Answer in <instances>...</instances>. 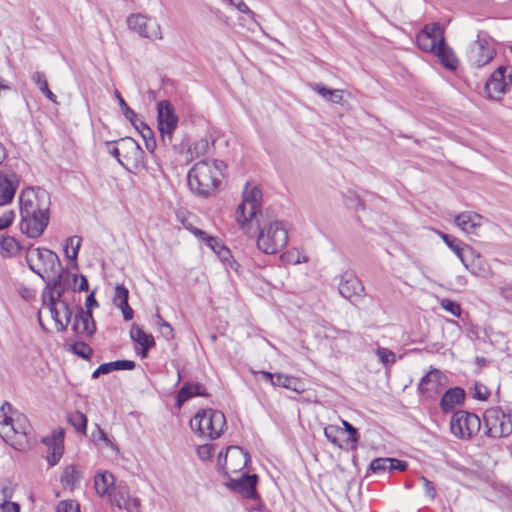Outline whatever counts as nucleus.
Wrapping results in <instances>:
<instances>
[{
	"label": "nucleus",
	"mask_w": 512,
	"mask_h": 512,
	"mask_svg": "<svg viewBox=\"0 0 512 512\" xmlns=\"http://www.w3.org/2000/svg\"><path fill=\"white\" fill-rule=\"evenodd\" d=\"M19 202L21 232L29 238H39L49 224L50 194L40 187H28L21 191Z\"/></svg>",
	"instance_id": "1"
},
{
	"label": "nucleus",
	"mask_w": 512,
	"mask_h": 512,
	"mask_svg": "<svg viewBox=\"0 0 512 512\" xmlns=\"http://www.w3.org/2000/svg\"><path fill=\"white\" fill-rule=\"evenodd\" d=\"M225 164L221 160L199 161L188 172L190 190L202 197H208L216 191Z\"/></svg>",
	"instance_id": "2"
},
{
	"label": "nucleus",
	"mask_w": 512,
	"mask_h": 512,
	"mask_svg": "<svg viewBox=\"0 0 512 512\" xmlns=\"http://www.w3.org/2000/svg\"><path fill=\"white\" fill-rule=\"evenodd\" d=\"M288 233L282 221L275 220L259 224L257 248L265 254H276L286 247Z\"/></svg>",
	"instance_id": "3"
},
{
	"label": "nucleus",
	"mask_w": 512,
	"mask_h": 512,
	"mask_svg": "<svg viewBox=\"0 0 512 512\" xmlns=\"http://www.w3.org/2000/svg\"><path fill=\"white\" fill-rule=\"evenodd\" d=\"M226 425L225 415L218 410L202 409L190 420L191 429L200 437L214 440L220 437Z\"/></svg>",
	"instance_id": "4"
},
{
	"label": "nucleus",
	"mask_w": 512,
	"mask_h": 512,
	"mask_svg": "<svg viewBox=\"0 0 512 512\" xmlns=\"http://www.w3.org/2000/svg\"><path fill=\"white\" fill-rule=\"evenodd\" d=\"M30 430L28 419L17 413L14 417L6 416L0 421V437L15 449H21L27 443Z\"/></svg>",
	"instance_id": "5"
},
{
	"label": "nucleus",
	"mask_w": 512,
	"mask_h": 512,
	"mask_svg": "<svg viewBox=\"0 0 512 512\" xmlns=\"http://www.w3.org/2000/svg\"><path fill=\"white\" fill-rule=\"evenodd\" d=\"M26 262L29 268L46 281L61 267L56 253L46 248H29L26 253Z\"/></svg>",
	"instance_id": "6"
},
{
	"label": "nucleus",
	"mask_w": 512,
	"mask_h": 512,
	"mask_svg": "<svg viewBox=\"0 0 512 512\" xmlns=\"http://www.w3.org/2000/svg\"><path fill=\"white\" fill-rule=\"evenodd\" d=\"M261 205L262 191L260 188L257 186L250 188L249 183H246L242 195V202L235 211V219L241 229L245 230L248 227L251 220L260 212Z\"/></svg>",
	"instance_id": "7"
},
{
	"label": "nucleus",
	"mask_w": 512,
	"mask_h": 512,
	"mask_svg": "<svg viewBox=\"0 0 512 512\" xmlns=\"http://www.w3.org/2000/svg\"><path fill=\"white\" fill-rule=\"evenodd\" d=\"M485 434L492 438L507 437L512 433V413L500 407L487 409L483 415Z\"/></svg>",
	"instance_id": "8"
},
{
	"label": "nucleus",
	"mask_w": 512,
	"mask_h": 512,
	"mask_svg": "<svg viewBox=\"0 0 512 512\" xmlns=\"http://www.w3.org/2000/svg\"><path fill=\"white\" fill-rule=\"evenodd\" d=\"M178 116L170 101L162 100L157 104V126L164 146L176 147L174 132L178 127Z\"/></svg>",
	"instance_id": "9"
},
{
	"label": "nucleus",
	"mask_w": 512,
	"mask_h": 512,
	"mask_svg": "<svg viewBox=\"0 0 512 512\" xmlns=\"http://www.w3.org/2000/svg\"><path fill=\"white\" fill-rule=\"evenodd\" d=\"M496 55L491 39L485 33H479L477 39L470 45L467 58L471 66L481 68L487 65Z\"/></svg>",
	"instance_id": "10"
},
{
	"label": "nucleus",
	"mask_w": 512,
	"mask_h": 512,
	"mask_svg": "<svg viewBox=\"0 0 512 512\" xmlns=\"http://www.w3.org/2000/svg\"><path fill=\"white\" fill-rule=\"evenodd\" d=\"M480 418L471 412L456 411L450 422V429L453 435L462 439H468L480 430Z\"/></svg>",
	"instance_id": "11"
},
{
	"label": "nucleus",
	"mask_w": 512,
	"mask_h": 512,
	"mask_svg": "<svg viewBox=\"0 0 512 512\" xmlns=\"http://www.w3.org/2000/svg\"><path fill=\"white\" fill-rule=\"evenodd\" d=\"M512 84V67L499 66L488 78L485 90L490 99L500 100Z\"/></svg>",
	"instance_id": "12"
},
{
	"label": "nucleus",
	"mask_w": 512,
	"mask_h": 512,
	"mask_svg": "<svg viewBox=\"0 0 512 512\" xmlns=\"http://www.w3.org/2000/svg\"><path fill=\"white\" fill-rule=\"evenodd\" d=\"M42 297L44 309L47 310L51 318L54 320L57 331H65L73 314L68 303L64 300H56L52 296L47 298L46 292H43Z\"/></svg>",
	"instance_id": "13"
},
{
	"label": "nucleus",
	"mask_w": 512,
	"mask_h": 512,
	"mask_svg": "<svg viewBox=\"0 0 512 512\" xmlns=\"http://www.w3.org/2000/svg\"><path fill=\"white\" fill-rule=\"evenodd\" d=\"M128 27L140 36L150 39H161L160 25L143 14H132L127 19Z\"/></svg>",
	"instance_id": "14"
},
{
	"label": "nucleus",
	"mask_w": 512,
	"mask_h": 512,
	"mask_svg": "<svg viewBox=\"0 0 512 512\" xmlns=\"http://www.w3.org/2000/svg\"><path fill=\"white\" fill-rule=\"evenodd\" d=\"M443 36L444 29L439 23L426 24L416 36L417 45L425 52L434 53Z\"/></svg>",
	"instance_id": "15"
},
{
	"label": "nucleus",
	"mask_w": 512,
	"mask_h": 512,
	"mask_svg": "<svg viewBox=\"0 0 512 512\" xmlns=\"http://www.w3.org/2000/svg\"><path fill=\"white\" fill-rule=\"evenodd\" d=\"M108 497L110 503L119 509H124L127 512L139 511L140 500L130 495L129 488L125 484L116 485Z\"/></svg>",
	"instance_id": "16"
},
{
	"label": "nucleus",
	"mask_w": 512,
	"mask_h": 512,
	"mask_svg": "<svg viewBox=\"0 0 512 512\" xmlns=\"http://www.w3.org/2000/svg\"><path fill=\"white\" fill-rule=\"evenodd\" d=\"M447 384V377L438 369H431L420 381L418 389L427 397H433Z\"/></svg>",
	"instance_id": "17"
},
{
	"label": "nucleus",
	"mask_w": 512,
	"mask_h": 512,
	"mask_svg": "<svg viewBox=\"0 0 512 512\" xmlns=\"http://www.w3.org/2000/svg\"><path fill=\"white\" fill-rule=\"evenodd\" d=\"M258 477L256 474H242L240 478L230 479L227 482V487L235 492L240 493L247 499H256V485Z\"/></svg>",
	"instance_id": "18"
},
{
	"label": "nucleus",
	"mask_w": 512,
	"mask_h": 512,
	"mask_svg": "<svg viewBox=\"0 0 512 512\" xmlns=\"http://www.w3.org/2000/svg\"><path fill=\"white\" fill-rule=\"evenodd\" d=\"M121 148L122 160L125 161V166L134 165L138 166L143 163V150L139 144L132 138H121L118 142Z\"/></svg>",
	"instance_id": "19"
},
{
	"label": "nucleus",
	"mask_w": 512,
	"mask_h": 512,
	"mask_svg": "<svg viewBox=\"0 0 512 512\" xmlns=\"http://www.w3.org/2000/svg\"><path fill=\"white\" fill-rule=\"evenodd\" d=\"M56 270V274L46 278V288L43 292H46L47 298L52 296L56 300H61L62 295L68 287V276L69 273L61 267Z\"/></svg>",
	"instance_id": "20"
},
{
	"label": "nucleus",
	"mask_w": 512,
	"mask_h": 512,
	"mask_svg": "<svg viewBox=\"0 0 512 512\" xmlns=\"http://www.w3.org/2000/svg\"><path fill=\"white\" fill-rule=\"evenodd\" d=\"M224 461L226 473H236L247 466L249 455L242 448L231 446L227 448Z\"/></svg>",
	"instance_id": "21"
},
{
	"label": "nucleus",
	"mask_w": 512,
	"mask_h": 512,
	"mask_svg": "<svg viewBox=\"0 0 512 512\" xmlns=\"http://www.w3.org/2000/svg\"><path fill=\"white\" fill-rule=\"evenodd\" d=\"M72 330L78 335L91 337L96 331L92 311H85L80 307L75 315Z\"/></svg>",
	"instance_id": "22"
},
{
	"label": "nucleus",
	"mask_w": 512,
	"mask_h": 512,
	"mask_svg": "<svg viewBox=\"0 0 512 512\" xmlns=\"http://www.w3.org/2000/svg\"><path fill=\"white\" fill-rule=\"evenodd\" d=\"M18 184L16 174L0 173V206L7 205L13 200Z\"/></svg>",
	"instance_id": "23"
},
{
	"label": "nucleus",
	"mask_w": 512,
	"mask_h": 512,
	"mask_svg": "<svg viewBox=\"0 0 512 512\" xmlns=\"http://www.w3.org/2000/svg\"><path fill=\"white\" fill-rule=\"evenodd\" d=\"M482 222V215L472 211L462 212L455 217L456 225L467 234H477Z\"/></svg>",
	"instance_id": "24"
},
{
	"label": "nucleus",
	"mask_w": 512,
	"mask_h": 512,
	"mask_svg": "<svg viewBox=\"0 0 512 512\" xmlns=\"http://www.w3.org/2000/svg\"><path fill=\"white\" fill-rule=\"evenodd\" d=\"M339 293L346 299H351L353 296L363 291L360 280L351 272H346L341 275L338 284Z\"/></svg>",
	"instance_id": "25"
},
{
	"label": "nucleus",
	"mask_w": 512,
	"mask_h": 512,
	"mask_svg": "<svg viewBox=\"0 0 512 512\" xmlns=\"http://www.w3.org/2000/svg\"><path fill=\"white\" fill-rule=\"evenodd\" d=\"M465 391L462 388L455 387L448 389L440 400V407L444 413L451 412L456 405L463 403Z\"/></svg>",
	"instance_id": "26"
},
{
	"label": "nucleus",
	"mask_w": 512,
	"mask_h": 512,
	"mask_svg": "<svg viewBox=\"0 0 512 512\" xmlns=\"http://www.w3.org/2000/svg\"><path fill=\"white\" fill-rule=\"evenodd\" d=\"M63 438L64 432L59 431L54 434L51 439H44V443L51 449V452L47 455V461L50 466L56 465L63 454Z\"/></svg>",
	"instance_id": "27"
},
{
	"label": "nucleus",
	"mask_w": 512,
	"mask_h": 512,
	"mask_svg": "<svg viewBox=\"0 0 512 512\" xmlns=\"http://www.w3.org/2000/svg\"><path fill=\"white\" fill-rule=\"evenodd\" d=\"M194 396H207L206 389L201 383L188 382L178 391L176 404L181 407L187 400Z\"/></svg>",
	"instance_id": "28"
},
{
	"label": "nucleus",
	"mask_w": 512,
	"mask_h": 512,
	"mask_svg": "<svg viewBox=\"0 0 512 512\" xmlns=\"http://www.w3.org/2000/svg\"><path fill=\"white\" fill-rule=\"evenodd\" d=\"M115 486L113 474L107 471L99 472L94 477V487L100 497L108 496Z\"/></svg>",
	"instance_id": "29"
},
{
	"label": "nucleus",
	"mask_w": 512,
	"mask_h": 512,
	"mask_svg": "<svg viewBox=\"0 0 512 512\" xmlns=\"http://www.w3.org/2000/svg\"><path fill=\"white\" fill-rule=\"evenodd\" d=\"M434 54L446 68L453 70L457 67V58L452 49L446 44L444 36L440 38V43H438Z\"/></svg>",
	"instance_id": "30"
},
{
	"label": "nucleus",
	"mask_w": 512,
	"mask_h": 512,
	"mask_svg": "<svg viewBox=\"0 0 512 512\" xmlns=\"http://www.w3.org/2000/svg\"><path fill=\"white\" fill-rule=\"evenodd\" d=\"M82 475L78 468L74 465H69L64 468L60 481L65 488L73 490L79 484Z\"/></svg>",
	"instance_id": "31"
},
{
	"label": "nucleus",
	"mask_w": 512,
	"mask_h": 512,
	"mask_svg": "<svg viewBox=\"0 0 512 512\" xmlns=\"http://www.w3.org/2000/svg\"><path fill=\"white\" fill-rule=\"evenodd\" d=\"M273 386L283 387L297 393H302L304 391L302 383L298 378L282 373H276V379Z\"/></svg>",
	"instance_id": "32"
},
{
	"label": "nucleus",
	"mask_w": 512,
	"mask_h": 512,
	"mask_svg": "<svg viewBox=\"0 0 512 512\" xmlns=\"http://www.w3.org/2000/svg\"><path fill=\"white\" fill-rule=\"evenodd\" d=\"M131 339L143 348H153L155 346L154 337L146 333L137 325H133L130 330Z\"/></svg>",
	"instance_id": "33"
},
{
	"label": "nucleus",
	"mask_w": 512,
	"mask_h": 512,
	"mask_svg": "<svg viewBox=\"0 0 512 512\" xmlns=\"http://www.w3.org/2000/svg\"><path fill=\"white\" fill-rule=\"evenodd\" d=\"M195 237L201 239L205 244L213 250L214 253H218L221 246H224L216 237L208 235L205 231L196 228L194 226L186 227Z\"/></svg>",
	"instance_id": "34"
},
{
	"label": "nucleus",
	"mask_w": 512,
	"mask_h": 512,
	"mask_svg": "<svg viewBox=\"0 0 512 512\" xmlns=\"http://www.w3.org/2000/svg\"><path fill=\"white\" fill-rule=\"evenodd\" d=\"M440 236L446 245L457 255L465 268H469L468 262L463 254L464 248L462 247L461 242L445 233H440Z\"/></svg>",
	"instance_id": "35"
},
{
	"label": "nucleus",
	"mask_w": 512,
	"mask_h": 512,
	"mask_svg": "<svg viewBox=\"0 0 512 512\" xmlns=\"http://www.w3.org/2000/svg\"><path fill=\"white\" fill-rule=\"evenodd\" d=\"M31 80L38 89L52 102H56L55 94L49 89L45 75L36 71L31 75Z\"/></svg>",
	"instance_id": "36"
},
{
	"label": "nucleus",
	"mask_w": 512,
	"mask_h": 512,
	"mask_svg": "<svg viewBox=\"0 0 512 512\" xmlns=\"http://www.w3.org/2000/svg\"><path fill=\"white\" fill-rule=\"evenodd\" d=\"M82 239L79 236H72L67 238L66 245L64 247V251L69 260L74 261L76 263L78 253L81 247Z\"/></svg>",
	"instance_id": "37"
},
{
	"label": "nucleus",
	"mask_w": 512,
	"mask_h": 512,
	"mask_svg": "<svg viewBox=\"0 0 512 512\" xmlns=\"http://www.w3.org/2000/svg\"><path fill=\"white\" fill-rule=\"evenodd\" d=\"M465 247L474 256L472 262L470 264L468 263L469 268H467V269L470 270L471 273L476 276H484L487 272V269H486V266H485V263H484L482 257L480 256V254L475 253V251L472 248H470L468 245H465Z\"/></svg>",
	"instance_id": "38"
},
{
	"label": "nucleus",
	"mask_w": 512,
	"mask_h": 512,
	"mask_svg": "<svg viewBox=\"0 0 512 512\" xmlns=\"http://www.w3.org/2000/svg\"><path fill=\"white\" fill-rule=\"evenodd\" d=\"M67 420L74 427V429L76 431L86 434L88 420L84 413H82L80 411H74V412L68 414Z\"/></svg>",
	"instance_id": "39"
},
{
	"label": "nucleus",
	"mask_w": 512,
	"mask_h": 512,
	"mask_svg": "<svg viewBox=\"0 0 512 512\" xmlns=\"http://www.w3.org/2000/svg\"><path fill=\"white\" fill-rule=\"evenodd\" d=\"M136 366L134 361L131 360H117L113 362L103 363L101 371H106V373H110L116 370H132Z\"/></svg>",
	"instance_id": "40"
},
{
	"label": "nucleus",
	"mask_w": 512,
	"mask_h": 512,
	"mask_svg": "<svg viewBox=\"0 0 512 512\" xmlns=\"http://www.w3.org/2000/svg\"><path fill=\"white\" fill-rule=\"evenodd\" d=\"M0 245L3 250V255L5 256L15 255L20 250L18 242L15 238L10 236L3 237L0 241Z\"/></svg>",
	"instance_id": "41"
},
{
	"label": "nucleus",
	"mask_w": 512,
	"mask_h": 512,
	"mask_svg": "<svg viewBox=\"0 0 512 512\" xmlns=\"http://www.w3.org/2000/svg\"><path fill=\"white\" fill-rule=\"evenodd\" d=\"M376 354L378 356L379 361L383 364L385 368L391 367L396 361V355L393 351L388 348L379 347L376 350Z\"/></svg>",
	"instance_id": "42"
},
{
	"label": "nucleus",
	"mask_w": 512,
	"mask_h": 512,
	"mask_svg": "<svg viewBox=\"0 0 512 512\" xmlns=\"http://www.w3.org/2000/svg\"><path fill=\"white\" fill-rule=\"evenodd\" d=\"M129 291L123 285H117L114 291L113 303L118 308L128 304Z\"/></svg>",
	"instance_id": "43"
},
{
	"label": "nucleus",
	"mask_w": 512,
	"mask_h": 512,
	"mask_svg": "<svg viewBox=\"0 0 512 512\" xmlns=\"http://www.w3.org/2000/svg\"><path fill=\"white\" fill-rule=\"evenodd\" d=\"M71 349L73 351V353H75L76 355L84 358V359H88L91 357L93 351L91 349V347L86 344L85 342H75L72 346H71Z\"/></svg>",
	"instance_id": "44"
},
{
	"label": "nucleus",
	"mask_w": 512,
	"mask_h": 512,
	"mask_svg": "<svg viewBox=\"0 0 512 512\" xmlns=\"http://www.w3.org/2000/svg\"><path fill=\"white\" fill-rule=\"evenodd\" d=\"M390 458H376L370 464L373 473H382L389 471Z\"/></svg>",
	"instance_id": "45"
},
{
	"label": "nucleus",
	"mask_w": 512,
	"mask_h": 512,
	"mask_svg": "<svg viewBox=\"0 0 512 512\" xmlns=\"http://www.w3.org/2000/svg\"><path fill=\"white\" fill-rule=\"evenodd\" d=\"M440 305L441 307L448 311L449 313H451L453 316H456V317H459L460 314H461V307L460 305L455 302V301H452L450 299H447V298H444L440 301Z\"/></svg>",
	"instance_id": "46"
},
{
	"label": "nucleus",
	"mask_w": 512,
	"mask_h": 512,
	"mask_svg": "<svg viewBox=\"0 0 512 512\" xmlns=\"http://www.w3.org/2000/svg\"><path fill=\"white\" fill-rule=\"evenodd\" d=\"M56 512H80V505L74 500H64L59 502Z\"/></svg>",
	"instance_id": "47"
},
{
	"label": "nucleus",
	"mask_w": 512,
	"mask_h": 512,
	"mask_svg": "<svg viewBox=\"0 0 512 512\" xmlns=\"http://www.w3.org/2000/svg\"><path fill=\"white\" fill-rule=\"evenodd\" d=\"M230 5H233L239 12L247 14L251 19L254 20L256 14L250 10L243 0H225Z\"/></svg>",
	"instance_id": "48"
},
{
	"label": "nucleus",
	"mask_w": 512,
	"mask_h": 512,
	"mask_svg": "<svg viewBox=\"0 0 512 512\" xmlns=\"http://www.w3.org/2000/svg\"><path fill=\"white\" fill-rule=\"evenodd\" d=\"M213 446L210 444L200 445L197 448V455L201 460H209L213 455Z\"/></svg>",
	"instance_id": "49"
},
{
	"label": "nucleus",
	"mask_w": 512,
	"mask_h": 512,
	"mask_svg": "<svg viewBox=\"0 0 512 512\" xmlns=\"http://www.w3.org/2000/svg\"><path fill=\"white\" fill-rule=\"evenodd\" d=\"M420 481L422 482V484L424 486V490H425L427 497L431 500H434L435 496H436L434 484L424 476L420 477Z\"/></svg>",
	"instance_id": "50"
},
{
	"label": "nucleus",
	"mask_w": 512,
	"mask_h": 512,
	"mask_svg": "<svg viewBox=\"0 0 512 512\" xmlns=\"http://www.w3.org/2000/svg\"><path fill=\"white\" fill-rule=\"evenodd\" d=\"M13 91V84L7 79L0 76V99L5 98Z\"/></svg>",
	"instance_id": "51"
},
{
	"label": "nucleus",
	"mask_w": 512,
	"mask_h": 512,
	"mask_svg": "<svg viewBox=\"0 0 512 512\" xmlns=\"http://www.w3.org/2000/svg\"><path fill=\"white\" fill-rule=\"evenodd\" d=\"M490 392L487 387L482 384H475L474 386V398L477 400L484 401L488 398Z\"/></svg>",
	"instance_id": "52"
},
{
	"label": "nucleus",
	"mask_w": 512,
	"mask_h": 512,
	"mask_svg": "<svg viewBox=\"0 0 512 512\" xmlns=\"http://www.w3.org/2000/svg\"><path fill=\"white\" fill-rule=\"evenodd\" d=\"M14 216H15V214L12 210L5 211L0 216V230H3L5 228L9 227L13 222Z\"/></svg>",
	"instance_id": "53"
},
{
	"label": "nucleus",
	"mask_w": 512,
	"mask_h": 512,
	"mask_svg": "<svg viewBox=\"0 0 512 512\" xmlns=\"http://www.w3.org/2000/svg\"><path fill=\"white\" fill-rule=\"evenodd\" d=\"M342 424L344 426L345 431L349 434L348 440L352 443H357L358 442L357 429L352 424H350L348 421L343 420Z\"/></svg>",
	"instance_id": "54"
},
{
	"label": "nucleus",
	"mask_w": 512,
	"mask_h": 512,
	"mask_svg": "<svg viewBox=\"0 0 512 512\" xmlns=\"http://www.w3.org/2000/svg\"><path fill=\"white\" fill-rule=\"evenodd\" d=\"M106 144H107L109 153L117 159V161L120 165H122L124 167L125 161L122 160L120 145L118 147H115V146H113L114 142H107Z\"/></svg>",
	"instance_id": "55"
},
{
	"label": "nucleus",
	"mask_w": 512,
	"mask_h": 512,
	"mask_svg": "<svg viewBox=\"0 0 512 512\" xmlns=\"http://www.w3.org/2000/svg\"><path fill=\"white\" fill-rule=\"evenodd\" d=\"M134 128L142 135L150 134V127L139 117H137L132 123Z\"/></svg>",
	"instance_id": "56"
},
{
	"label": "nucleus",
	"mask_w": 512,
	"mask_h": 512,
	"mask_svg": "<svg viewBox=\"0 0 512 512\" xmlns=\"http://www.w3.org/2000/svg\"><path fill=\"white\" fill-rule=\"evenodd\" d=\"M0 512H20V505L16 502L4 501L0 504Z\"/></svg>",
	"instance_id": "57"
},
{
	"label": "nucleus",
	"mask_w": 512,
	"mask_h": 512,
	"mask_svg": "<svg viewBox=\"0 0 512 512\" xmlns=\"http://www.w3.org/2000/svg\"><path fill=\"white\" fill-rule=\"evenodd\" d=\"M313 91L317 92L319 95H321L324 99H328L330 90L322 83H313L310 85Z\"/></svg>",
	"instance_id": "58"
},
{
	"label": "nucleus",
	"mask_w": 512,
	"mask_h": 512,
	"mask_svg": "<svg viewBox=\"0 0 512 512\" xmlns=\"http://www.w3.org/2000/svg\"><path fill=\"white\" fill-rule=\"evenodd\" d=\"M337 432H338V429L337 427L335 426H328L324 429V434L325 436L327 437V439L335 444V445H338L340 446L338 443H337Z\"/></svg>",
	"instance_id": "59"
},
{
	"label": "nucleus",
	"mask_w": 512,
	"mask_h": 512,
	"mask_svg": "<svg viewBox=\"0 0 512 512\" xmlns=\"http://www.w3.org/2000/svg\"><path fill=\"white\" fill-rule=\"evenodd\" d=\"M499 293L504 300L512 304V284H505L500 287Z\"/></svg>",
	"instance_id": "60"
},
{
	"label": "nucleus",
	"mask_w": 512,
	"mask_h": 512,
	"mask_svg": "<svg viewBox=\"0 0 512 512\" xmlns=\"http://www.w3.org/2000/svg\"><path fill=\"white\" fill-rule=\"evenodd\" d=\"M390 461L391 462L389 464V471H404L408 466L407 462L395 458H390Z\"/></svg>",
	"instance_id": "61"
},
{
	"label": "nucleus",
	"mask_w": 512,
	"mask_h": 512,
	"mask_svg": "<svg viewBox=\"0 0 512 512\" xmlns=\"http://www.w3.org/2000/svg\"><path fill=\"white\" fill-rule=\"evenodd\" d=\"M142 137L144 139L146 149L150 153H153L156 148V141H155V138L153 137L152 130L150 131V134H147V135L144 134V135H142Z\"/></svg>",
	"instance_id": "62"
},
{
	"label": "nucleus",
	"mask_w": 512,
	"mask_h": 512,
	"mask_svg": "<svg viewBox=\"0 0 512 512\" xmlns=\"http://www.w3.org/2000/svg\"><path fill=\"white\" fill-rule=\"evenodd\" d=\"M332 103L339 104L343 100V90L340 89H331L329 93L328 99Z\"/></svg>",
	"instance_id": "63"
},
{
	"label": "nucleus",
	"mask_w": 512,
	"mask_h": 512,
	"mask_svg": "<svg viewBox=\"0 0 512 512\" xmlns=\"http://www.w3.org/2000/svg\"><path fill=\"white\" fill-rule=\"evenodd\" d=\"M160 332L166 340H170L174 337L173 328L168 322H163Z\"/></svg>",
	"instance_id": "64"
}]
</instances>
